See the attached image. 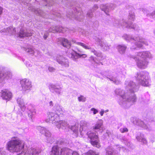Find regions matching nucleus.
Instances as JSON below:
<instances>
[{"mask_svg": "<svg viewBox=\"0 0 155 155\" xmlns=\"http://www.w3.org/2000/svg\"><path fill=\"white\" fill-rule=\"evenodd\" d=\"M17 101V103L18 104V106L20 107L21 110L23 111H25V110L26 107L25 105L23 100L21 98H18Z\"/></svg>", "mask_w": 155, "mask_h": 155, "instance_id": "34", "label": "nucleus"}, {"mask_svg": "<svg viewBox=\"0 0 155 155\" xmlns=\"http://www.w3.org/2000/svg\"><path fill=\"white\" fill-rule=\"evenodd\" d=\"M130 120L131 122L134 124L139 126L147 130L150 131L151 130V128L150 126L145 124L143 122L140 120L134 117H131L130 118Z\"/></svg>", "mask_w": 155, "mask_h": 155, "instance_id": "11", "label": "nucleus"}, {"mask_svg": "<svg viewBox=\"0 0 155 155\" xmlns=\"http://www.w3.org/2000/svg\"><path fill=\"white\" fill-rule=\"evenodd\" d=\"M126 89L129 91H124L123 90L117 88L114 91L116 95L120 96L118 101L119 104L125 108L128 107L136 101V97L134 94L139 89V86L135 82L129 80L125 81Z\"/></svg>", "mask_w": 155, "mask_h": 155, "instance_id": "1", "label": "nucleus"}, {"mask_svg": "<svg viewBox=\"0 0 155 155\" xmlns=\"http://www.w3.org/2000/svg\"><path fill=\"white\" fill-rule=\"evenodd\" d=\"M56 61L62 68H67L69 66V62L68 59L63 56H58Z\"/></svg>", "mask_w": 155, "mask_h": 155, "instance_id": "9", "label": "nucleus"}, {"mask_svg": "<svg viewBox=\"0 0 155 155\" xmlns=\"http://www.w3.org/2000/svg\"><path fill=\"white\" fill-rule=\"evenodd\" d=\"M139 9L140 11H142L144 14H146L147 17L155 18V9L151 13H150L149 10L145 8H140Z\"/></svg>", "mask_w": 155, "mask_h": 155, "instance_id": "28", "label": "nucleus"}, {"mask_svg": "<svg viewBox=\"0 0 155 155\" xmlns=\"http://www.w3.org/2000/svg\"><path fill=\"white\" fill-rule=\"evenodd\" d=\"M7 145L8 150L11 152H18L21 151V154H28L30 155H38L40 152V151L38 149L25 148L24 142L18 138L12 139Z\"/></svg>", "mask_w": 155, "mask_h": 155, "instance_id": "2", "label": "nucleus"}, {"mask_svg": "<svg viewBox=\"0 0 155 155\" xmlns=\"http://www.w3.org/2000/svg\"><path fill=\"white\" fill-rule=\"evenodd\" d=\"M67 2L68 3L66 4V5H68L69 4L71 8L73 10L71 13L69 12L67 13V16L70 18H73L79 21L82 20L84 16L79 5L76 2H73L70 4L67 1Z\"/></svg>", "mask_w": 155, "mask_h": 155, "instance_id": "3", "label": "nucleus"}, {"mask_svg": "<svg viewBox=\"0 0 155 155\" xmlns=\"http://www.w3.org/2000/svg\"><path fill=\"white\" fill-rule=\"evenodd\" d=\"M91 110L92 111H93V114H96L98 112V111L97 110L94 108H92L91 109Z\"/></svg>", "mask_w": 155, "mask_h": 155, "instance_id": "57", "label": "nucleus"}, {"mask_svg": "<svg viewBox=\"0 0 155 155\" xmlns=\"http://www.w3.org/2000/svg\"><path fill=\"white\" fill-rule=\"evenodd\" d=\"M137 57H139L143 60H146L147 58H150L152 55L148 51H143L137 53Z\"/></svg>", "mask_w": 155, "mask_h": 155, "instance_id": "23", "label": "nucleus"}, {"mask_svg": "<svg viewBox=\"0 0 155 155\" xmlns=\"http://www.w3.org/2000/svg\"><path fill=\"white\" fill-rule=\"evenodd\" d=\"M106 155H118V153H116L112 148L109 147L107 149Z\"/></svg>", "mask_w": 155, "mask_h": 155, "instance_id": "40", "label": "nucleus"}, {"mask_svg": "<svg viewBox=\"0 0 155 155\" xmlns=\"http://www.w3.org/2000/svg\"><path fill=\"white\" fill-rule=\"evenodd\" d=\"M15 28L12 27H9L7 28H4L1 30V31L2 32H4L8 33V34H10L11 35H14L15 33Z\"/></svg>", "mask_w": 155, "mask_h": 155, "instance_id": "33", "label": "nucleus"}, {"mask_svg": "<svg viewBox=\"0 0 155 155\" xmlns=\"http://www.w3.org/2000/svg\"><path fill=\"white\" fill-rule=\"evenodd\" d=\"M78 99L80 102H84L86 101V98L84 96L81 95L80 97H78Z\"/></svg>", "mask_w": 155, "mask_h": 155, "instance_id": "50", "label": "nucleus"}, {"mask_svg": "<svg viewBox=\"0 0 155 155\" xmlns=\"http://www.w3.org/2000/svg\"><path fill=\"white\" fill-rule=\"evenodd\" d=\"M56 145L58 148L59 149L60 147H61V146H64L65 144L64 140L63 139L61 138L58 140L56 143Z\"/></svg>", "mask_w": 155, "mask_h": 155, "instance_id": "41", "label": "nucleus"}, {"mask_svg": "<svg viewBox=\"0 0 155 155\" xmlns=\"http://www.w3.org/2000/svg\"><path fill=\"white\" fill-rule=\"evenodd\" d=\"M51 155H60L59 149L57 146H54L51 152Z\"/></svg>", "mask_w": 155, "mask_h": 155, "instance_id": "39", "label": "nucleus"}, {"mask_svg": "<svg viewBox=\"0 0 155 155\" xmlns=\"http://www.w3.org/2000/svg\"><path fill=\"white\" fill-rule=\"evenodd\" d=\"M32 33L28 32L26 30L21 28L19 33V36L21 38L25 37L30 36L32 35Z\"/></svg>", "mask_w": 155, "mask_h": 155, "instance_id": "31", "label": "nucleus"}, {"mask_svg": "<svg viewBox=\"0 0 155 155\" xmlns=\"http://www.w3.org/2000/svg\"><path fill=\"white\" fill-rule=\"evenodd\" d=\"M72 41L73 42H74V43H75L76 44H77V45H78V44H77V43H81L80 42H76V41H74V40H72Z\"/></svg>", "mask_w": 155, "mask_h": 155, "instance_id": "64", "label": "nucleus"}, {"mask_svg": "<svg viewBox=\"0 0 155 155\" xmlns=\"http://www.w3.org/2000/svg\"><path fill=\"white\" fill-rule=\"evenodd\" d=\"M56 127L60 129L61 128L63 129H66L68 128H70L71 130H72L75 134V136L77 137L78 133V127L76 125L70 126L64 120H60L56 125Z\"/></svg>", "mask_w": 155, "mask_h": 155, "instance_id": "6", "label": "nucleus"}, {"mask_svg": "<svg viewBox=\"0 0 155 155\" xmlns=\"http://www.w3.org/2000/svg\"><path fill=\"white\" fill-rule=\"evenodd\" d=\"M72 150L68 148L64 147L61 149V155H71Z\"/></svg>", "mask_w": 155, "mask_h": 155, "instance_id": "37", "label": "nucleus"}, {"mask_svg": "<svg viewBox=\"0 0 155 155\" xmlns=\"http://www.w3.org/2000/svg\"><path fill=\"white\" fill-rule=\"evenodd\" d=\"M95 40L103 51H107L109 49L110 45L108 44L106 41H102L101 39L97 37L96 38Z\"/></svg>", "mask_w": 155, "mask_h": 155, "instance_id": "17", "label": "nucleus"}, {"mask_svg": "<svg viewBox=\"0 0 155 155\" xmlns=\"http://www.w3.org/2000/svg\"><path fill=\"white\" fill-rule=\"evenodd\" d=\"M87 55L85 54H80L78 53L75 51H74L73 52H71L69 54V57L73 61H76L79 58H85Z\"/></svg>", "mask_w": 155, "mask_h": 155, "instance_id": "20", "label": "nucleus"}, {"mask_svg": "<svg viewBox=\"0 0 155 155\" xmlns=\"http://www.w3.org/2000/svg\"><path fill=\"white\" fill-rule=\"evenodd\" d=\"M48 70L50 72H53L55 71V69L53 67L49 66L48 68Z\"/></svg>", "mask_w": 155, "mask_h": 155, "instance_id": "55", "label": "nucleus"}, {"mask_svg": "<svg viewBox=\"0 0 155 155\" xmlns=\"http://www.w3.org/2000/svg\"><path fill=\"white\" fill-rule=\"evenodd\" d=\"M95 58H96V57H94L93 56H91L89 60L91 62H92V61H93L94 62V64H95V63L96 64H99L98 63H97V62H96V61H95Z\"/></svg>", "mask_w": 155, "mask_h": 155, "instance_id": "54", "label": "nucleus"}, {"mask_svg": "<svg viewBox=\"0 0 155 155\" xmlns=\"http://www.w3.org/2000/svg\"><path fill=\"white\" fill-rule=\"evenodd\" d=\"M45 2L47 3V4L45 5V6L52 5L54 3L53 0H45Z\"/></svg>", "mask_w": 155, "mask_h": 155, "instance_id": "44", "label": "nucleus"}, {"mask_svg": "<svg viewBox=\"0 0 155 155\" xmlns=\"http://www.w3.org/2000/svg\"><path fill=\"white\" fill-rule=\"evenodd\" d=\"M37 129L41 134H44L45 136L48 141L49 142H51L50 139H51L52 138L51 137V134L49 130L45 127L40 126L38 127Z\"/></svg>", "mask_w": 155, "mask_h": 155, "instance_id": "15", "label": "nucleus"}, {"mask_svg": "<svg viewBox=\"0 0 155 155\" xmlns=\"http://www.w3.org/2000/svg\"><path fill=\"white\" fill-rule=\"evenodd\" d=\"M111 21L109 20H107L105 21L104 22V25L105 26H107L108 25L110 26L111 25Z\"/></svg>", "mask_w": 155, "mask_h": 155, "instance_id": "51", "label": "nucleus"}, {"mask_svg": "<svg viewBox=\"0 0 155 155\" xmlns=\"http://www.w3.org/2000/svg\"><path fill=\"white\" fill-rule=\"evenodd\" d=\"M127 48V47L124 45H119L117 47L118 51L121 54H123L125 53Z\"/></svg>", "mask_w": 155, "mask_h": 155, "instance_id": "38", "label": "nucleus"}, {"mask_svg": "<svg viewBox=\"0 0 155 155\" xmlns=\"http://www.w3.org/2000/svg\"><path fill=\"white\" fill-rule=\"evenodd\" d=\"M53 110L55 111V113L58 114L60 116H61L63 114L62 107L58 104H55L53 107Z\"/></svg>", "mask_w": 155, "mask_h": 155, "instance_id": "27", "label": "nucleus"}, {"mask_svg": "<svg viewBox=\"0 0 155 155\" xmlns=\"http://www.w3.org/2000/svg\"><path fill=\"white\" fill-rule=\"evenodd\" d=\"M117 147L116 149L119 150H120L121 149H123V148L120 147V146H117Z\"/></svg>", "mask_w": 155, "mask_h": 155, "instance_id": "63", "label": "nucleus"}, {"mask_svg": "<svg viewBox=\"0 0 155 155\" xmlns=\"http://www.w3.org/2000/svg\"><path fill=\"white\" fill-rule=\"evenodd\" d=\"M125 22H127L125 20L122 19L121 20H119V19H115L113 21V25L114 26L119 27L120 26H122L125 27Z\"/></svg>", "mask_w": 155, "mask_h": 155, "instance_id": "29", "label": "nucleus"}, {"mask_svg": "<svg viewBox=\"0 0 155 155\" xmlns=\"http://www.w3.org/2000/svg\"><path fill=\"white\" fill-rule=\"evenodd\" d=\"M51 14H52L53 15H55L58 17H61V14L59 13H57V12L54 11H52L51 12Z\"/></svg>", "mask_w": 155, "mask_h": 155, "instance_id": "49", "label": "nucleus"}, {"mask_svg": "<svg viewBox=\"0 0 155 155\" xmlns=\"http://www.w3.org/2000/svg\"><path fill=\"white\" fill-rule=\"evenodd\" d=\"M110 81H112L115 84H118L120 83V81L117 79V78L115 77L112 76L110 78L107 77Z\"/></svg>", "mask_w": 155, "mask_h": 155, "instance_id": "42", "label": "nucleus"}, {"mask_svg": "<svg viewBox=\"0 0 155 155\" xmlns=\"http://www.w3.org/2000/svg\"><path fill=\"white\" fill-rule=\"evenodd\" d=\"M116 5L110 3L107 4H101L100 5V9L104 11L106 14L109 15L108 13L111 10H114L116 7Z\"/></svg>", "mask_w": 155, "mask_h": 155, "instance_id": "13", "label": "nucleus"}, {"mask_svg": "<svg viewBox=\"0 0 155 155\" xmlns=\"http://www.w3.org/2000/svg\"><path fill=\"white\" fill-rule=\"evenodd\" d=\"M28 9L29 10H31L32 12H34L36 15H39L43 18H51L48 14L43 12L42 10L39 8L36 9L33 7L31 6L29 7Z\"/></svg>", "mask_w": 155, "mask_h": 155, "instance_id": "18", "label": "nucleus"}, {"mask_svg": "<svg viewBox=\"0 0 155 155\" xmlns=\"http://www.w3.org/2000/svg\"><path fill=\"white\" fill-rule=\"evenodd\" d=\"M79 45H80L86 49L90 50L91 53H93L94 55L99 57H102L101 53L99 51H97L94 48H92L90 46L86 45L83 43H77Z\"/></svg>", "mask_w": 155, "mask_h": 155, "instance_id": "14", "label": "nucleus"}, {"mask_svg": "<svg viewBox=\"0 0 155 155\" xmlns=\"http://www.w3.org/2000/svg\"><path fill=\"white\" fill-rule=\"evenodd\" d=\"M124 23L125 25V28H127L132 29L137 31H138L140 30V28L138 25L136 24H133V23H129L127 22Z\"/></svg>", "mask_w": 155, "mask_h": 155, "instance_id": "26", "label": "nucleus"}, {"mask_svg": "<svg viewBox=\"0 0 155 155\" xmlns=\"http://www.w3.org/2000/svg\"><path fill=\"white\" fill-rule=\"evenodd\" d=\"M122 142H124V143L128 147L131 148L132 146V144H131L130 143L129 141H128L124 137H122L121 138H120Z\"/></svg>", "mask_w": 155, "mask_h": 155, "instance_id": "43", "label": "nucleus"}, {"mask_svg": "<svg viewBox=\"0 0 155 155\" xmlns=\"http://www.w3.org/2000/svg\"><path fill=\"white\" fill-rule=\"evenodd\" d=\"M82 155H99V154L93 151L90 150L87 153L83 154Z\"/></svg>", "mask_w": 155, "mask_h": 155, "instance_id": "45", "label": "nucleus"}, {"mask_svg": "<svg viewBox=\"0 0 155 155\" xmlns=\"http://www.w3.org/2000/svg\"><path fill=\"white\" fill-rule=\"evenodd\" d=\"M49 89L52 93L59 95L61 94L62 88L59 85L51 84L49 86Z\"/></svg>", "mask_w": 155, "mask_h": 155, "instance_id": "22", "label": "nucleus"}, {"mask_svg": "<svg viewBox=\"0 0 155 155\" xmlns=\"http://www.w3.org/2000/svg\"><path fill=\"white\" fill-rule=\"evenodd\" d=\"M49 35L48 33H45L43 36V38L44 39L46 40L47 39V38L48 37Z\"/></svg>", "mask_w": 155, "mask_h": 155, "instance_id": "60", "label": "nucleus"}, {"mask_svg": "<svg viewBox=\"0 0 155 155\" xmlns=\"http://www.w3.org/2000/svg\"><path fill=\"white\" fill-rule=\"evenodd\" d=\"M98 8V6L97 5L95 4L94 5L92 9L91 10H92L93 12H94V11L97 10Z\"/></svg>", "mask_w": 155, "mask_h": 155, "instance_id": "56", "label": "nucleus"}, {"mask_svg": "<svg viewBox=\"0 0 155 155\" xmlns=\"http://www.w3.org/2000/svg\"><path fill=\"white\" fill-rule=\"evenodd\" d=\"M87 133L85 134V135L86 134L88 136V137H89L91 140V143L93 145L96 146L97 148H99L101 146L100 144L99 143V140L98 139V136L97 133H94V132H91V131H89L87 132Z\"/></svg>", "mask_w": 155, "mask_h": 155, "instance_id": "7", "label": "nucleus"}, {"mask_svg": "<svg viewBox=\"0 0 155 155\" xmlns=\"http://www.w3.org/2000/svg\"><path fill=\"white\" fill-rule=\"evenodd\" d=\"M127 9H129V15L128 16L129 20L134 21L135 19V15L134 12V9L132 6L127 5L126 7Z\"/></svg>", "mask_w": 155, "mask_h": 155, "instance_id": "24", "label": "nucleus"}, {"mask_svg": "<svg viewBox=\"0 0 155 155\" xmlns=\"http://www.w3.org/2000/svg\"><path fill=\"white\" fill-rule=\"evenodd\" d=\"M49 106L50 107H52L54 105L53 102L52 101H50L48 103Z\"/></svg>", "mask_w": 155, "mask_h": 155, "instance_id": "59", "label": "nucleus"}, {"mask_svg": "<svg viewBox=\"0 0 155 155\" xmlns=\"http://www.w3.org/2000/svg\"><path fill=\"white\" fill-rule=\"evenodd\" d=\"M20 82L23 90L26 91L30 90L32 87L31 83L28 79H24L21 80Z\"/></svg>", "mask_w": 155, "mask_h": 155, "instance_id": "16", "label": "nucleus"}, {"mask_svg": "<svg viewBox=\"0 0 155 155\" xmlns=\"http://www.w3.org/2000/svg\"><path fill=\"white\" fill-rule=\"evenodd\" d=\"M122 37L127 41H135L134 45L130 47L132 49H136L137 48H142L143 44L146 45H148V42L145 38L137 35L133 36L131 35L124 34Z\"/></svg>", "mask_w": 155, "mask_h": 155, "instance_id": "4", "label": "nucleus"}, {"mask_svg": "<svg viewBox=\"0 0 155 155\" xmlns=\"http://www.w3.org/2000/svg\"><path fill=\"white\" fill-rule=\"evenodd\" d=\"M1 97L4 100L9 101L12 97V94L9 90L5 89L2 90L1 92Z\"/></svg>", "mask_w": 155, "mask_h": 155, "instance_id": "21", "label": "nucleus"}, {"mask_svg": "<svg viewBox=\"0 0 155 155\" xmlns=\"http://www.w3.org/2000/svg\"><path fill=\"white\" fill-rule=\"evenodd\" d=\"M104 110H102L100 112V115L101 116H103L104 113Z\"/></svg>", "mask_w": 155, "mask_h": 155, "instance_id": "62", "label": "nucleus"}, {"mask_svg": "<svg viewBox=\"0 0 155 155\" xmlns=\"http://www.w3.org/2000/svg\"><path fill=\"white\" fill-rule=\"evenodd\" d=\"M67 28L60 26H51L49 29V32L55 33L57 32L64 33L67 31Z\"/></svg>", "mask_w": 155, "mask_h": 155, "instance_id": "19", "label": "nucleus"}, {"mask_svg": "<svg viewBox=\"0 0 155 155\" xmlns=\"http://www.w3.org/2000/svg\"><path fill=\"white\" fill-rule=\"evenodd\" d=\"M136 139L138 141L141 142L143 144H146L147 141L145 138L144 135L141 133H138L136 136Z\"/></svg>", "mask_w": 155, "mask_h": 155, "instance_id": "30", "label": "nucleus"}, {"mask_svg": "<svg viewBox=\"0 0 155 155\" xmlns=\"http://www.w3.org/2000/svg\"><path fill=\"white\" fill-rule=\"evenodd\" d=\"M72 155H80L79 153L76 151H72Z\"/></svg>", "mask_w": 155, "mask_h": 155, "instance_id": "61", "label": "nucleus"}, {"mask_svg": "<svg viewBox=\"0 0 155 155\" xmlns=\"http://www.w3.org/2000/svg\"><path fill=\"white\" fill-rule=\"evenodd\" d=\"M61 44L64 47L67 48L68 49L70 48L71 47V43L67 39L62 38L61 40Z\"/></svg>", "mask_w": 155, "mask_h": 155, "instance_id": "32", "label": "nucleus"}, {"mask_svg": "<svg viewBox=\"0 0 155 155\" xmlns=\"http://www.w3.org/2000/svg\"><path fill=\"white\" fill-rule=\"evenodd\" d=\"M12 77V74L10 71L6 72L5 74H3L0 71V78L3 79H8Z\"/></svg>", "mask_w": 155, "mask_h": 155, "instance_id": "36", "label": "nucleus"}, {"mask_svg": "<svg viewBox=\"0 0 155 155\" xmlns=\"http://www.w3.org/2000/svg\"><path fill=\"white\" fill-rule=\"evenodd\" d=\"M94 12L91 10H90L88 11L87 14V17L89 18H91L93 16V13Z\"/></svg>", "mask_w": 155, "mask_h": 155, "instance_id": "47", "label": "nucleus"}, {"mask_svg": "<svg viewBox=\"0 0 155 155\" xmlns=\"http://www.w3.org/2000/svg\"><path fill=\"white\" fill-rule=\"evenodd\" d=\"M120 131L122 133L127 132L128 131V129L126 127L121 128L120 129Z\"/></svg>", "mask_w": 155, "mask_h": 155, "instance_id": "53", "label": "nucleus"}, {"mask_svg": "<svg viewBox=\"0 0 155 155\" xmlns=\"http://www.w3.org/2000/svg\"><path fill=\"white\" fill-rule=\"evenodd\" d=\"M6 154V152L2 149H0V155H5Z\"/></svg>", "mask_w": 155, "mask_h": 155, "instance_id": "58", "label": "nucleus"}, {"mask_svg": "<svg viewBox=\"0 0 155 155\" xmlns=\"http://www.w3.org/2000/svg\"><path fill=\"white\" fill-rule=\"evenodd\" d=\"M18 115L19 116L21 117V119H22V120L23 121L25 122L26 120V118L25 117H24L22 113L20 111L18 113Z\"/></svg>", "mask_w": 155, "mask_h": 155, "instance_id": "52", "label": "nucleus"}, {"mask_svg": "<svg viewBox=\"0 0 155 155\" xmlns=\"http://www.w3.org/2000/svg\"><path fill=\"white\" fill-rule=\"evenodd\" d=\"M103 121L102 120H98L94 126L92 127V129L95 132H97L102 130L103 128Z\"/></svg>", "mask_w": 155, "mask_h": 155, "instance_id": "25", "label": "nucleus"}, {"mask_svg": "<svg viewBox=\"0 0 155 155\" xmlns=\"http://www.w3.org/2000/svg\"><path fill=\"white\" fill-rule=\"evenodd\" d=\"M25 50L29 54H33L34 53L33 49L31 48H25Z\"/></svg>", "mask_w": 155, "mask_h": 155, "instance_id": "48", "label": "nucleus"}, {"mask_svg": "<svg viewBox=\"0 0 155 155\" xmlns=\"http://www.w3.org/2000/svg\"><path fill=\"white\" fill-rule=\"evenodd\" d=\"M90 124L84 120H82L80 122V127L79 131L81 135L83 136L85 134L87 133V132L88 131Z\"/></svg>", "mask_w": 155, "mask_h": 155, "instance_id": "10", "label": "nucleus"}, {"mask_svg": "<svg viewBox=\"0 0 155 155\" xmlns=\"http://www.w3.org/2000/svg\"><path fill=\"white\" fill-rule=\"evenodd\" d=\"M111 135V133L109 131L107 130L106 132L104 134L103 137L104 139H108Z\"/></svg>", "mask_w": 155, "mask_h": 155, "instance_id": "46", "label": "nucleus"}, {"mask_svg": "<svg viewBox=\"0 0 155 155\" xmlns=\"http://www.w3.org/2000/svg\"><path fill=\"white\" fill-rule=\"evenodd\" d=\"M148 75L147 72L142 71L137 73L135 77L137 80L141 85L144 86H148L150 85Z\"/></svg>", "mask_w": 155, "mask_h": 155, "instance_id": "5", "label": "nucleus"}, {"mask_svg": "<svg viewBox=\"0 0 155 155\" xmlns=\"http://www.w3.org/2000/svg\"><path fill=\"white\" fill-rule=\"evenodd\" d=\"M27 109L28 110V116L29 117L31 118L36 113L35 110L34 108L32 107V105L31 104L29 105Z\"/></svg>", "mask_w": 155, "mask_h": 155, "instance_id": "35", "label": "nucleus"}, {"mask_svg": "<svg viewBox=\"0 0 155 155\" xmlns=\"http://www.w3.org/2000/svg\"><path fill=\"white\" fill-rule=\"evenodd\" d=\"M47 114L48 118L46 120V122L47 123H51L52 124L55 123L56 125H57L59 122V117L60 116L53 112H49Z\"/></svg>", "mask_w": 155, "mask_h": 155, "instance_id": "8", "label": "nucleus"}, {"mask_svg": "<svg viewBox=\"0 0 155 155\" xmlns=\"http://www.w3.org/2000/svg\"><path fill=\"white\" fill-rule=\"evenodd\" d=\"M131 57L136 61L137 65L139 68L145 69L147 67L148 62L146 60L139 59L138 57L136 56H132Z\"/></svg>", "mask_w": 155, "mask_h": 155, "instance_id": "12", "label": "nucleus"}]
</instances>
